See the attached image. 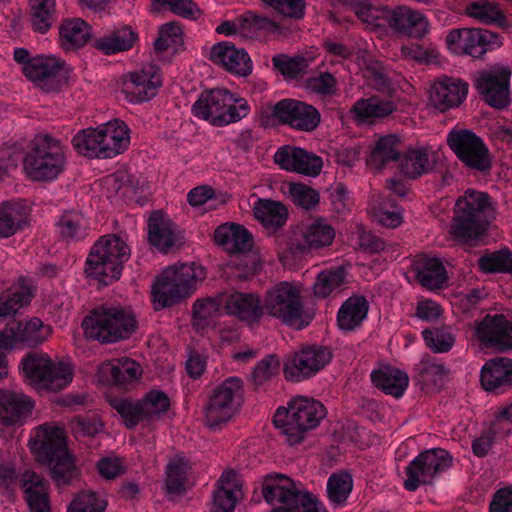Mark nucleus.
<instances>
[{"label":"nucleus","instance_id":"c9c22d12","mask_svg":"<svg viewBox=\"0 0 512 512\" xmlns=\"http://www.w3.org/2000/svg\"><path fill=\"white\" fill-rule=\"evenodd\" d=\"M29 397L22 393L0 390V421L5 425H14L32 409Z\"/></svg>","mask_w":512,"mask_h":512},{"label":"nucleus","instance_id":"5701e85b","mask_svg":"<svg viewBox=\"0 0 512 512\" xmlns=\"http://www.w3.org/2000/svg\"><path fill=\"white\" fill-rule=\"evenodd\" d=\"M219 303L226 313L248 325L258 323L263 315L262 300L252 292L229 291L222 293Z\"/></svg>","mask_w":512,"mask_h":512},{"label":"nucleus","instance_id":"8fccbe9b","mask_svg":"<svg viewBox=\"0 0 512 512\" xmlns=\"http://www.w3.org/2000/svg\"><path fill=\"white\" fill-rule=\"evenodd\" d=\"M45 462L50 465L51 476L57 486L68 485L78 477V469L68 451Z\"/></svg>","mask_w":512,"mask_h":512},{"label":"nucleus","instance_id":"1a4fd4ad","mask_svg":"<svg viewBox=\"0 0 512 512\" xmlns=\"http://www.w3.org/2000/svg\"><path fill=\"white\" fill-rule=\"evenodd\" d=\"M249 112L247 100L236 97L226 89L205 91L192 106L195 117L218 127L238 122Z\"/></svg>","mask_w":512,"mask_h":512},{"label":"nucleus","instance_id":"f257e3e1","mask_svg":"<svg viewBox=\"0 0 512 512\" xmlns=\"http://www.w3.org/2000/svg\"><path fill=\"white\" fill-rule=\"evenodd\" d=\"M130 144V130L125 122L114 119L96 128L79 131L72 139L74 149L88 158L107 159L126 151Z\"/></svg>","mask_w":512,"mask_h":512},{"label":"nucleus","instance_id":"bb28decb","mask_svg":"<svg viewBox=\"0 0 512 512\" xmlns=\"http://www.w3.org/2000/svg\"><path fill=\"white\" fill-rule=\"evenodd\" d=\"M389 27L400 34L421 39L428 34L430 23L421 11L397 6L391 10Z\"/></svg>","mask_w":512,"mask_h":512},{"label":"nucleus","instance_id":"ddd939ff","mask_svg":"<svg viewBox=\"0 0 512 512\" xmlns=\"http://www.w3.org/2000/svg\"><path fill=\"white\" fill-rule=\"evenodd\" d=\"M110 405L121 416L125 426L131 429L143 421L159 419L168 410L170 401L162 391L151 390L141 401L113 399Z\"/></svg>","mask_w":512,"mask_h":512},{"label":"nucleus","instance_id":"0eeeda50","mask_svg":"<svg viewBox=\"0 0 512 512\" xmlns=\"http://www.w3.org/2000/svg\"><path fill=\"white\" fill-rule=\"evenodd\" d=\"M262 494L273 507L271 512H325L323 505L300 483L284 474H270L264 478Z\"/></svg>","mask_w":512,"mask_h":512},{"label":"nucleus","instance_id":"20e7f679","mask_svg":"<svg viewBox=\"0 0 512 512\" xmlns=\"http://www.w3.org/2000/svg\"><path fill=\"white\" fill-rule=\"evenodd\" d=\"M326 416L323 404L313 398L296 396L286 408L279 407L274 415L275 427L290 445L300 443L307 432L315 429Z\"/></svg>","mask_w":512,"mask_h":512},{"label":"nucleus","instance_id":"6e6552de","mask_svg":"<svg viewBox=\"0 0 512 512\" xmlns=\"http://www.w3.org/2000/svg\"><path fill=\"white\" fill-rule=\"evenodd\" d=\"M130 252L127 243L118 235H104L91 247L85 263V273L88 277L108 285L120 278L123 264L129 259Z\"/></svg>","mask_w":512,"mask_h":512},{"label":"nucleus","instance_id":"0e129e2a","mask_svg":"<svg viewBox=\"0 0 512 512\" xmlns=\"http://www.w3.org/2000/svg\"><path fill=\"white\" fill-rule=\"evenodd\" d=\"M23 216L19 206L12 203L0 204V238L13 235Z\"/></svg>","mask_w":512,"mask_h":512},{"label":"nucleus","instance_id":"de8ad7c7","mask_svg":"<svg viewBox=\"0 0 512 512\" xmlns=\"http://www.w3.org/2000/svg\"><path fill=\"white\" fill-rule=\"evenodd\" d=\"M254 216L267 228L281 227L287 219V209L280 202L259 200L254 205Z\"/></svg>","mask_w":512,"mask_h":512},{"label":"nucleus","instance_id":"7c9ffc66","mask_svg":"<svg viewBox=\"0 0 512 512\" xmlns=\"http://www.w3.org/2000/svg\"><path fill=\"white\" fill-rule=\"evenodd\" d=\"M21 488L30 512H51L48 482L34 471H25Z\"/></svg>","mask_w":512,"mask_h":512},{"label":"nucleus","instance_id":"39448f33","mask_svg":"<svg viewBox=\"0 0 512 512\" xmlns=\"http://www.w3.org/2000/svg\"><path fill=\"white\" fill-rule=\"evenodd\" d=\"M82 326L86 337L102 343H114L130 337L137 328V320L130 307L102 305L84 318Z\"/></svg>","mask_w":512,"mask_h":512},{"label":"nucleus","instance_id":"09e8293b","mask_svg":"<svg viewBox=\"0 0 512 512\" xmlns=\"http://www.w3.org/2000/svg\"><path fill=\"white\" fill-rule=\"evenodd\" d=\"M356 62L363 72V76L377 89H383L388 86V78L383 71L379 61L367 50L359 49L355 53Z\"/></svg>","mask_w":512,"mask_h":512},{"label":"nucleus","instance_id":"680f3d73","mask_svg":"<svg viewBox=\"0 0 512 512\" xmlns=\"http://www.w3.org/2000/svg\"><path fill=\"white\" fill-rule=\"evenodd\" d=\"M274 23L266 17H259L251 12L238 18V34L247 39L255 38L263 30H270Z\"/></svg>","mask_w":512,"mask_h":512},{"label":"nucleus","instance_id":"603ef678","mask_svg":"<svg viewBox=\"0 0 512 512\" xmlns=\"http://www.w3.org/2000/svg\"><path fill=\"white\" fill-rule=\"evenodd\" d=\"M420 382L427 387H441L448 375V369L444 364L425 356L417 365Z\"/></svg>","mask_w":512,"mask_h":512},{"label":"nucleus","instance_id":"79ce46f5","mask_svg":"<svg viewBox=\"0 0 512 512\" xmlns=\"http://www.w3.org/2000/svg\"><path fill=\"white\" fill-rule=\"evenodd\" d=\"M61 46L75 50L84 46L91 37L89 25L80 18L65 19L59 27Z\"/></svg>","mask_w":512,"mask_h":512},{"label":"nucleus","instance_id":"72a5a7b5","mask_svg":"<svg viewBox=\"0 0 512 512\" xmlns=\"http://www.w3.org/2000/svg\"><path fill=\"white\" fill-rule=\"evenodd\" d=\"M141 367L129 358L114 359L100 365L98 373L102 381L115 384L130 383L141 375Z\"/></svg>","mask_w":512,"mask_h":512},{"label":"nucleus","instance_id":"473e14b6","mask_svg":"<svg viewBox=\"0 0 512 512\" xmlns=\"http://www.w3.org/2000/svg\"><path fill=\"white\" fill-rule=\"evenodd\" d=\"M214 241L230 253H241L252 247L251 234L243 226L234 223L220 225L214 232Z\"/></svg>","mask_w":512,"mask_h":512},{"label":"nucleus","instance_id":"a211bd4d","mask_svg":"<svg viewBox=\"0 0 512 512\" xmlns=\"http://www.w3.org/2000/svg\"><path fill=\"white\" fill-rule=\"evenodd\" d=\"M448 144L468 168L485 172L491 168V155L483 140L469 130L451 131Z\"/></svg>","mask_w":512,"mask_h":512},{"label":"nucleus","instance_id":"6ab92c4d","mask_svg":"<svg viewBox=\"0 0 512 512\" xmlns=\"http://www.w3.org/2000/svg\"><path fill=\"white\" fill-rule=\"evenodd\" d=\"M332 360V352L321 345L305 346L291 354L284 364L286 379L299 382L316 375Z\"/></svg>","mask_w":512,"mask_h":512},{"label":"nucleus","instance_id":"f03ea898","mask_svg":"<svg viewBox=\"0 0 512 512\" xmlns=\"http://www.w3.org/2000/svg\"><path fill=\"white\" fill-rule=\"evenodd\" d=\"M67 149L62 141L49 133H38L31 140L23 159V169L33 181L50 182L65 170Z\"/></svg>","mask_w":512,"mask_h":512},{"label":"nucleus","instance_id":"c03bdc74","mask_svg":"<svg viewBox=\"0 0 512 512\" xmlns=\"http://www.w3.org/2000/svg\"><path fill=\"white\" fill-rule=\"evenodd\" d=\"M59 237L66 243L83 240L88 234V223L82 213L64 212L56 223Z\"/></svg>","mask_w":512,"mask_h":512},{"label":"nucleus","instance_id":"3c124183","mask_svg":"<svg viewBox=\"0 0 512 512\" xmlns=\"http://www.w3.org/2000/svg\"><path fill=\"white\" fill-rule=\"evenodd\" d=\"M357 17L368 27L374 28L389 24L391 10L386 6L369 0H363L355 6Z\"/></svg>","mask_w":512,"mask_h":512},{"label":"nucleus","instance_id":"e2e57ef3","mask_svg":"<svg viewBox=\"0 0 512 512\" xmlns=\"http://www.w3.org/2000/svg\"><path fill=\"white\" fill-rule=\"evenodd\" d=\"M165 488L167 494L176 496L186 489V466L182 460L170 462L166 469Z\"/></svg>","mask_w":512,"mask_h":512},{"label":"nucleus","instance_id":"aec40b11","mask_svg":"<svg viewBox=\"0 0 512 512\" xmlns=\"http://www.w3.org/2000/svg\"><path fill=\"white\" fill-rule=\"evenodd\" d=\"M472 336L484 348L506 352L512 349V322L503 314H487L474 321Z\"/></svg>","mask_w":512,"mask_h":512},{"label":"nucleus","instance_id":"49530a36","mask_svg":"<svg viewBox=\"0 0 512 512\" xmlns=\"http://www.w3.org/2000/svg\"><path fill=\"white\" fill-rule=\"evenodd\" d=\"M400 139L395 134L379 137L368 159V164L374 169H382L386 163L399 158Z\"/></svg>","mask_w":512,"mask_h":512},{"label":"nucleus","instance_id":"c756f323","mask_svg":"<svg viewBox=\"0 0 512 512\" xmlns=\"http://www.w3.org/2000/svg\"><path fill=\"white\" fill-rule=\"evenodd\" d=\"M335 229L323 218L314 219L294 234L299 250L319 249L332 244Z\"/></svg>","mask_w":512,"mask_h":512},{"label":"nucleus","instance_id":"a878e982","mask_svg":"<svg viewBox=\"0 0 512 512\" xmlns=\"http://www.w3.org/2000/svg\"><path fill=\"white\" fill-rule=\"evenodd\" d=\"M30 448L42 461L63 455L68 451L64 430L50 423L39 426L35 437L30 441Z\"/></svg>","mask_w":512,"mask_h":512},{"label":"nucleus","instance_id":"5fc2aeb1","mask_svg":"<svg viewBox=\"0 0 512 512\" xmlns=\"http://www.w3.org/2000/svg\"><path fill=\"white\" fill-rule=\"evenodd\" d=\"M346 272L343 268L321 272L314 284V293L318 297H327L345 284Z\"/></svg>","mask_w":512,"mask_h":512},{"label":"nucleus","instance_id":"6e6d98bb","mask_svg":"<svg viewBox=\"0 0 512 512\" xmlns=\"http://www.w3.org/2000/svg\"><path fill=\"white\" fill-rule=\"evenodd\" d=\"M107 507L105 498L94 491H81L70 502L67 512H104Z\"/></svg>","mask_w":512,"mask_h":512},{"label":"nucleus","instance_id":"ea45409f","mask_svg":"<svg viewBox=\"0 0 512 512\" xmlns=\"http://www.w3.org/2000/svg\"><path fill=\"white\" fill-rule=\"evenodd\" d=\"M395 110L396 106L391 100L373 96L356 101L351 112L359 121L373 122L389 116Z\"/></svg>","mask_w":512,"mask_h":512},{"label":"nucleus","instance_id":"37998d69","mask_svg":"<svg viewBox=\"0 0 512 512\" xmlns=\"http://www.w3.org/2000/svg\"><path fill=\"white\" fill-rule=\"evenodd\" d=\"M136 34L129 27L110 31L92 41V46L106 55L126 51L132 48Z\"/></svg>","mask_w":512,"mask_h":512},{"label":"nucleus","instance_id":"393cba45","mask_svg":"<svg viewBox=\"0 0 512 512\" xmlns=\"http://www.w3.org/2000/svg\"><path fill=\"white\" fill-rule=\"evenodd\" d=\"M1 334L7 339L10 348L18 344L36 346L50 336L51 328L44 325L39 318H32L27 321L10 322Z\"/></svg>","mask_w":512,"mask_h":512},{"label":"nucleus","instance_id":"13d9d810","mask_svg":"<svg viewBox=\"0 0 512 512\" xmlns=\"http://www.w3.org/2000/svg\"><path fill=\"white\" fill-rule=\"evenodd\" d=\"M422 336L426 345L435 353L449 352L456 341L455 334L449 328L425 329Z\"/></svg>","mask_w":512,"mask_h":512},{"label":"nucleus","instance_id":"69168bd1","mask_svg":"<svg viewBox=\"0 0 512 512\" xmlns=\"http://www.w3.org/2000/svg\"><path fill=\"white\" fill-rule=\"evenodd\" d=\"M479 267L484 272H506L512 274V253L498 251L479 259Z\"/></svg>","mask_w":512,"mask_h":512},{"label":"nucleus","instance_id":"7ed1b4c3","mask_svg":"<svg viewBox=\"0 0 512 512\" xmlns=\"http://www.w3.org/2000/svg\"><path fill=\"white\" fill-rule=\"evenodd\" d=\"M494 216L495 207L490 196L469 188L456 200L450 233L462 240L478 238Z\"/></svg>","mask_w":512,"mask_h":512},{"label":"nucleus","instance_id":"4d7b16f0","mask_svg":"<svg viewBox=\"0 0 512 512\" xmlns=\"http://www.w3.org/2000/svg\"><path fill=\"white\" fill-rule=\"evenodd\" d=\"M466 14L483 23H500L504 20L498 4L487 0H477L468 4Z\"/></svg>","mask_w":512,"mask_h":512},{"label":"nucleus","instance_id":"f8f14e48","mask_svg":"<svg viewBox=\"0 0 512 512\" xmlns=\"http://www.w3.org/2000/svg\"><path fill=\"white\" fill-rule=\"evenodd\" d=\"M242 396V381L230 377L218 385L205 406V424L216 430L226 424L236 413Z\"/></svg>","mask_w":512,"mask_h":512},{"label":"nucleus","instance_id":"cd10ccee","mask_svg":"<svg viewBox=\"0 0 512 512\" xmlns=\"http://www.w3.org/2000/svg\"><path fill=\"white\" fill-rule=\"evenodd\" d=\"M210 60L229 72L240 76H246L252 71V62L246 51L242 48H236L234 44L228 41L212 46Z\"/></svg>","mask_w":512,"mask_h":512},{"label":"nucleus","instance_id":"2f4dec72","mask_svg":"<svg viewBox=\"0 0 512 512\" xmlns=\"http://www.w3.org/2000/svg\"><path fill=\"white\" fill-rule=\"evenodd\" d=\"M242 496L241 486L235 472L225 471L218 480L213 493L210 512H233L238 499Z\"/></svg>","mask_w":512,"mask_h":512},{"label":"nucleus","instance_id":"a19ab883","mask_svg":"<svg viewBox=\"0 0 512 512\" xmlns=\"http://www.w3.org/2000/svg\"><path fill=\"white\" fill-rule=\"evenodd\" d=\"M369 305L363 296L348 298L337 315L338 326L343 331H352L361 325L368 313Z\"/></svg>","mask_w":512,"mask_h":512},{"label":"nucleus","instance_id":"f704fd0d","mask_svg":"<svg viewBox=\"0 0 512 512\" xmlns=\"http://www.w3.org/2000/svg\"><path fill=\"white\" fill-rule=\"evenodd\" d=\"M148 240L159 251L167 253L176 242L174 225L160 211H154L148 221Z\"/></svg>","mask_w":512,"mask_h":512},{"label":"nucleus","instance_id":"c85d7f7f","mask_svg":"<svg viewBox=\"0 0 512 512\" xmlns=\"http://www.w3.org/2000/svg\"><path fill=\"white\" fill-rule=\"evenodd\" d=\"M480 381L488 392L503 393L512 388V360L497 357L488 360L481 369Z\"/></svg>","mask_w":512,"mask_h":512},{"label":"nucleus","instance_id":"f3484780","mask_svg":"<svg viewBox=\"0 0 512 512\" xmlns=\"http://www.w3.org/2000/svg\"><path fill=\"white\" fill-rule=\"evenodd\" d=\"M510 77L511 70L507 66L496 64L478 71L474 84L488 105L502 109L510 103Z\"/></svg>","mask_w":512,"mask_h":512},{"label":"nucleus","instance_id":"bf43d9fd","mask_svg":"<svg viewBox=\"0 0 512 512\" xmlns=\"http://www.w3.org/2000/svg\"><path fill=\"white\" fill-rule=\"evenodd\" d=\"M353 488V480L348 473L332 474L327 483L329 500L336 505L346 502Z\"/></svg>","mask_w":512,"mask_h":512},{"label":"nucleus","instance_id":"774afa93","mask_svg":"<svg viewBox=\"0 0 512 512\" xmlns=\"http://www.w3.org/2000/svg\"><path fill=\"white\" fill-rule=\"evenodd\" d=\"M280 362L275 355H268L259 361L253 369L252 379L256 385H262L272 379L279 371Z\"/></svg>","mask_w":512,"mask_h":512},{"label":"nucleus","instance_id":"b1692460","mask_svg":"<svg viewBox=\"0 0 512 512\" xmlns=\"http://www.w3.org/2000/svg\"><path fill=\"white\" fill-rule=\"evenodd\" d=\"M469 85L457 77L443 76L436 79L431 87L430 101L438 110L460 106L467 98Z\"/></svg>","mask_w":512,"mask_h":512},{"label":"nucleus","instance_id":"4c0bfd02","mask_svg":"<svg viewBox=\"0 0 512 512\" xmlns=\"http://www.w3.org/2000/svg\"><path fill=\"white\" fill-rule=\"evenodd\" d=\"M373 384L384 393L401 397L408 387V375L396 367L384 366L371 373Z\"/></svg>","mask_w":512,"mask_h":512},{"label":"nucleus","instance_id":"338daca9","mask_svg":"<svg viewBox=\"0 0 512 512\" xmlns=\"http://www.w3.org/2000/svg\"><path fill=\"white\" fill-rule=\"evenodd\" d=\"M289 195L297 206L306 210L314 207L319 202V194L317 191L301 183L290 184Z\"/></svg>","mask_w":512,"mask_h":512},{"label":"nucleus","instance_id":"58836bf2","mask_svg":"<svg viewBox=\"0 0 512 512\" xmlns=\"http://www.w3.org/2000/svg\"><path fill=\"white\" fill-rule=\"evenodd\" d=\"M437 155L427 148L410 149L400 162L401 172L411 179H416L433 170Z\"/></svg>","mask_w":512,"mask_h":512},{"label":"nucleus","instance_id":"a18cd8bd","mask_svg":"<svg viewBox=\"0 0 512 512\" xmlns=\"http://www.w3.org/2000/svg\"><path fill=\"white\" fill-rule=\"evenodd\" d=\"M370 210L375 220L387 228H396L403 221V211L388 197L377 194L371 199Z\"/></svg>","mask_w":512,"mask_h":512},{"label":"nucleus","instance_id":"e433bc0d","mask_svg":"<svg viewBox=\"0 0 512 512\" xmlns=\"http://www.w3.org/2000/svg\"><path fill=\"white\" fill-rule=\"evenodd\" d=\"M414 270L416 279L425 288L435 290L441 288L447 281V272L440 259L421 256L415 260Z\"/></svg>","mask_w":512,"mask_h":512},{"label":"nucleus","instance_id":"9b49d317","mask_svg":"<svg viewBox=\"0 0 512 512\" xmlns=\"http://www.w3.org/2000/svg\"><path fill=\"white\" fill-rule=\"evenodd\" d=\"M263 313L281 323L302 329L305 323L300 289L292 283L283 281L267 290L262 301Z\"/></svg>","mask_w":512,"mask_h":512},{"label":"nucleus","instance_id":"864d4df0","mask_svg":"<svg viewBox=\"0 0 512 512\" xmlns=\"http://www.w3.org/2000/svg\"><path fill=\"white\" fill-rule=\"evenodd\" d=\"M31 298L32 293L27 286L0 294V318L14 315L27 305Z\"/></svg>","mask_w":512,"mask_h":512},{"label":"nucleus","instance_id":"412c9836","mask_svg":"<svg viewBox=\"0 0 512 512\" xmlns=\"http://www.w3.org/2000/svg\"><path fill=\"white\" fill-rule=\"evenodd\" d=\"M161 84L159 69L155 65H147L126 74L122 79L121 91L129 102L141 103L153 98Z\"/></svg>","mask_w":512,"mask_h":512},{"label":"nucleus","instance_id":"052dcab7","mask_svg":"<svg viewBox=\"0 0 512 512\" xmlns=\"http://www.w3.org/2000/svg\"><path fill=\"white\" fill-rule=\"evenodd\" d=\"M31 21L36 31L45 33L51 26L55 7L54 0H30Z\"/></svg>","mask_w":512,"mask_h":512},{"label":"nucleus","instance_id":"2eb2a0df","mask_svg":"<svg viewBox=\"0 0 512 512\" xmlns=\"http://www.w3.org/2000/svg\"><path fill=\"white\" fill-rule=\"evenodd\" d=\"M448 50L457 56L481 57L487 51L501 45L499 36L491 31L478 28H456L446 35Z\"/></svg>","mask_w":512,"mask_h":512},{"label":"nucleus","instance_id":"423d86ee","mask_svg":"<svg viewBox=\"0 0 512 512\" xmlns=\"http://www.w3.org/2000/svg\"><path fill=\"white\" fill-rule=\"evenodd\" d=\"M204 278V268L195 263L174 265L164 269L152 286L155 309L170 307L189 297Z\"/></svg>","mask_w":512,"mask_h":512},{"label":"nucleus","instance_id":"dca6fc26","mask_svg":"<svg viewBox=\"0 0 512 512\" xmlns=\"http://www.w3.org/2000/svg\"><path fill=\"white\" fill-rule=\"evenodd\" d=\"M24 75L45 92H57L69 79V69L54 56H37L23 65Z\"/></svg>","mask_w":512,"mask_h":512},{"label":"nucleus","instance_id":"4be33fe9","mask_svg":"<svg viewBox=\"0 0 512 512\" xmlns=\"http://www.w3.org/2000/svg\"><path fill=\"white\" fill-rule=\"evenodd\" d=\"M273 114L280 122L302 131H312L320 122L319 112L313 106L295 99L277 102Z\"/></svg>","mask_w":512,"mask_h":512},{"label":"nucleus","instance_id":"4468645a","mask_svg":"<svg viewBox=\"0 0 512 512\" xmlns=\"http://www.w3.org/2000/svg\"><path fill=\"white\" fill-rule=\"evenodd\" d=\"M451 462V456L444 449L436 448L420 453L405 469V489L415 491L421 485L431 484L439 473L450 467Z\"/></svg>","mask_w":512,"mask_h":512},{"label":"nucleus","instance_id":"9d476101","mask_svg":"<svg viewBox=\"0 0 512 512\" xmlns=\"http://www.w3.org/2000/svg\"><path fill=\"white\" fill-rule=\"evenodd\" d=\"M21 364L26 378L38 390L57 392L66 388L74 376L69 363L53 361L47 354H31Z\"/></svg>","mask_w":512,"mask_h":512}]
</instances>
